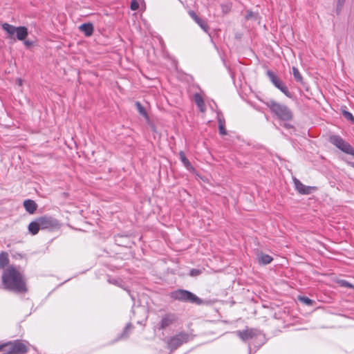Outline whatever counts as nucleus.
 Instances as JSON below:
<instances>
[{
  "mask_svg": "<svg viewBox=\"0 0 354 354\" xmlns=\"http://www.w3.org/2000/svg\"><path fill=\"white\" fill-rule=\"evenodd\" d=\"M194 99L196 104L198 107L199 110L204 113L206 110L205 104L203 100V98L199 93H195L194 95Z\"/></svg>",
  "mask_w": 354,
  "mask_h": 354,
  "instance_id": "obj_13",
  "label": "nucleus"
},
{
  "mask_svg": "<svg viewBox=\"0 0 354 354\" xmlns=\"http://www.w3.org/2000/svg\"><path fill=\"white\" fill-rule=\"evenodd\" d=\"M218 131L221 135H226L227 131L225 130V124L218 125Z\"/></svg>",
  "mask_w": 354,
  "mask_h": 354,
  "instance_id": "obj_29",
  "label": "nucleus"
},
{
  "mask_svg": "<svg viewBox=\"0 0 354 354\" xmlns=\"http://www.w3.org/2000/svg\"><path fill=\"white\" fill-rule=\"evenodd\" d=\"M8 354H17V353H15V352H14V351H13L12 349H11V351H9V352L8 353Z\"/></svg>",
  "mask_w": 354,
  "mask_h": 354,
  "instance_id": "obj_37",
  "label": "nucleus"
},
{
  "mask_svg": "<svg viewBox=\"0 0 354 354\" xmlns=\"http://www.w3.org/2000/svg\"><path fill=\"white\" fill-rule=\"evenodd\" d=\"M2 28L8 34V37L9 38H13L16 32L17 27H15L12 25H10L8 23H4L2 24Z\"/></svg>",
  "mask_w": 354,
  "mask_h": 354,
  "instance_id": "obj_16",
  "label": "nucleus"
},
{
  "mask_svg": "<svg viewBox=\"0 0 354 354\" xmlns=\"http://www.w3.org/2000/svg\"><path fill=\"white\" fill-rule=\"evenodd\" d=\"M329 141L343 152L354 157V148L339 136L333 135L330 136Z\"/></svg>",
  "mask_w": 354,
  "mask_h": 354,
  "instance_id": "obj_4",
  "label": "nucleus"
},
{
  "mask_svg": "<svg viewBox=\"0 0 354 354\" xmlns=\"http://www.w3.org/2000/svg\"><path fill=\"white\" fill-rule=\"evenodd\" d=\"M108 281H109V282L110 283H113V284H115V285H117V286H120V280L119 279H109Z\"/></svg>",
  "mask_w": 354,
  "mask_h": 354,
  "instance_id": "obj_31",
  "label": "nucleus"
},
{
  "mask_svg": "<svg viewBox=\"0 0 354 354\" xmlns=\"http://www.w3.org/2000/svg\"><path fill=\"white\" fill-rule=\"evenodd\" d=\"M24 44H25L26 46H31V45H32V42H31L30 41L27 40V41H24Z\"/></svg>",
  "mask_w": 354,
  "mask_h": 354,
  "instance_id": "obj_34",
  "label": "nucleus"
},
{
  "mask_svg": "<svg viewBox=\"0 0 354 354\" xmlns=\"http://www.w3.org/2000/svg\"><path fill=\"white\" fill-rule=\"evenodd\" d=\"M293 181L296 189L301 194H310L316 189L315 187L306 186L297 178H294Z\"/></svg>",
  "mask_w": 354,
  "mask_h": 354,
  "instance_id": "obj_9",
  "label": "nucleus"
},
{
  "mask_svg": "<svg viewBox=\"0 0 354 354\" xmlns=\"http://www.w3.org/2000/svg\"><path fill=\"white\" fill-rule=\"evenodd\" d=\"M348 164L350 166H351L352 167H353V168H354V162H348Z\"/></svg>",
  "mask_w": 354,
  "mask_h": 354,
  "instance_id": "obj_36",
  "label": "nucleus"
},
{
  "mask_svg": "<svg viewBox=\"0 0 354 354\" xmlns=\"http://www.w3.org/2000/svg\"><path fill=\"white\" fill-rule=\"evenodd\" d=\"M12 349L17 354H23L28 351L26 343L19 340L12 344Z\"/></svg>",
  "mask_w": 354,
  "mask_h": 354,
  "instance_id": "obj_11",
  "label": "nucleus"
},
{
  "mask_svg": "<svg viewBox=\"0 0 354 354\" xmlns=\"http://www.w3.org/2000/svg\"><path fill=\"white\" fill-rule=\"evenodd\" d=\"M136 106L137 107L138 111L140 115H142L147 120H149V115L145 110V109L142 106V104L139 102H136Z\"/></svg>",
  "mask_w": 354,
  "mask_h": 354,
  "instance_id": "obj_21",
  "label": "nucleus"
},
{
  "mask_svg": "<svg viewBox=\"0 0 354 354\" xmlns=\"http://www.w3.org/2000/svg\"><path fill=\"white\" fill-rule=\"evenodd\" d=\"M1 281L2 285L6 290L18 293L27 291L24 276L13 266H9L3 270Z\"/></svg>",
  "mask_w": 354,
  "mask_h": 354,
  "instance_id": "obj_1",
  "label": "nucleus"
},
{
  "mask_svg": "<svg viewBox=\"0 0 354 354\" xmlns=\"http://www.w3.org/2000/svg\"><path fill=\"white\" fill-rule=\"evenodd\" d=\"M39 222V225L41 230L47 229L52 227H54L56 225L57 221L50 218V217H40L37 218Z\"/></svg>",
  "mask_w": 354,
  "mask_h": 354,
  "instance_id": "obj_10",
  "label": "nucleus"
},
{
  "mask_svg": "<svg viewBox=\"0 0 354 354\" xmlns=\"http://www.w3.org/2000/svg\"><path fill=\"white\" fill-rule=\"evenodd\" d=\"M170 297L175 300L183 302H189L197 305L203 304V300L201 298L194 293L183 289H178L171 292Z\"/></svg>",
  "mask_w": 354,
  "mask_h": 354,
  "instance_id": "obj_3",
  "label": "nucleus"
},
{
  "mask_svg": "<svg viewBox=\"0 0 354 354\" xmlns=\"http://www.w3.org/2000/svg\"><path fill=\"white\" fill-rule=\"evenodd\" d=\"M195 21L198 24V25L205 31V32H207L208 31V29H209V26L207 25V24L203 21L202 19H201L200 17L199 18H197L196 20H195Z\"/></svg>",
  "mask_w": 354,
  "mask_h": 354,
  "instance_id": "obj_23",
  "label": "nucleus"
},
{
  "mask_svg": "<svg viewBox=\"0 0 354 354\" xmlns=\"http://www.w3.org/2000/svg\"><path fill=\"white\" fill-rule=\"evenodd\" d=\"M24 207L28 213L33 214L37 209V205L34 201L28 199L24 201Z\"/></svg>",
  "mask_w": 354,
  "mask_h": 354,
  "instance_id": "obj_12",
  "label": "nucleus"
},
{
  "mask_svg": "<svg viewBox=\"0 0 354 354\" xmlns=\"http://www.w3.org/2000/svg\"><path fill=\"white\" fill-rule=\"evenodd\" d=\"M217 120H218V125L225 124L224 118H223V115L221 113H218V114H217Z\"/></svg>",
  "mask_w": 354,
  "mask_h": 354,
  "instance_id": "obj_28",
  "label": "nucleus"
},
{
  "mask_svg": "<svg viewBox=\"0 0 354 354\" xmlns=\"http://www.w3.org/2000/svg\"><path fill=\"white\" fill-rule=\"evenodd\" d=\"M8 263L7 253L1 252L0 254V267L3 268Z\"/></svg>",
  "mask_w": 354,
  "mask_h": 354,
  "instance_id": "obj_22",
  "label": "nucleus"
},
{
  "mask_svg": "<svg viewBox=\"0 0 354 354\" xmlns=\"http://www.w3.org/2000/svg\"><path fill=\"white\" fill-rule=\"evenodd\" d=\"M345 0H337V5L342 6Z\"/></svg>",
  "mask_w": 354,
  "mask_h": 354,
  "instance_id": "obj_35",
  "label": "nucleus"
},
{
  "mask_svg": "<svg viewBox=\"0 0 354 354\" xmlns=\"http://www.w3.org/2000/svg\"><path fill=\"white\" fill-rule=\"evenodd\" d=\"M179 157H180V159L182 161L183 165L187 170H189V171L194 170L193 166L192 165L189 160L186 158L185 154L183 151H180L179 152Z\"/></svg>",
  "mask_w": 354,
  "mask_h": 354,
  "instance_id": "obj_17",
  "label": "nucleus"
},
{
  "mask_svg": "<svg viewBox=\"0 0 354 354\" xmlns=\"http://www.w3.org/2000/svg\"><path fill=\"white\" fill-rule=\"evenodd\" d=\"M16 30L15 34L17 39L22 41L28 36V29L25 26L17 27Z\"/></svg>",
  "mask_w": 354,
  "mask_h": 354,
  "instance_id": "obj_14",
  "label": "nucleus"
},
{
  "mask_svg": "<svg viewBox=\"0 0 354 354\" xmlns=\"http://www.w3.org/2000/svg\"><path fill=\"white\" fill-rule=\"evenodd\" d=\"M18 84H19L21 85V80H19Z\"/></svg>",
  "mask_w": 354,
  "mask_h": 354,
  "instance_id": "obj_41",
  "label": "nucleus"
},
{
  "mask_svg": "<svg viewBox=\"0 0 354 354\" xmlns=\"http://www.w3.org/2000/svg\"><path fill=\"white\" fill-rule=\"evenodd\" d=\"M178 321L177 315L174 313H167L165 314L159 323L158 329L159 330H164L166 329L174 324Z\"/></svg>",
  "mask_w": 354,
  "mask_h": 354,
  "instance_id": "obj_7",
  "label": "nucleus"
},
{
  "mask_svg": "<svg viewBox=\"0 0 354 354\" xmlns=\"http://www.w3.org/2000/svg\"><path fill=\"white\" fill-rule=\"evenodd\" d=\"M202 273V270H199V269H195V268H193L190 270L189 272V274L190 276L192 277H196V276H198L199 274H201Z\"/></svg>",
  "mask_w": 354,
  "mask_h": 354,
  "instance_id": "obj_26",
  "label": "nucleus"
},
{
  "mask_svg": "<svg viewBox=\"0 0 354 354\" xmlns=\"http://www.w3.org/2000/svg\"><path fill=\"white\" fill-rule=\"evenodd\" d=\"M284 127H285L286 128H289V127H290V126H289L288 124H285V125H284Z\"/></svg>",
  "mask_w": 354,
  "mask_h": 354,
  "instance_id": "obj_39",
  "label": "nucleus"
},
{
  "mask_svg": "<svg viewBox=\"0 0 354 354\" xmlns=\"http://www.w3.org/2000/svg\"><path fill=\"white\" fill-rule=\"evenodd\" d=\"M292 75L294 76V78L295 80L299 82V83H303V77L301 75V74L300 73V72L299 71L298 68H296L295 66H293L292 68Z\"/></svg>",
  "mask_w": 354,
  "mask_h": 354,
  "instance_id": "obj_20",
  "label": "nucleus"
},
{
  "mask_svg": "<svg viewBox=\"0 0 354 354\" xmlns=\"http://www.w3.org/2000/svg\"><path fill=\"white\" fill-rule=\"evenodd\" d=\"M340 283H341L342 286H343V287L354 288V286L352 284H351L349 282H348L346 281L343 280V281H341Z\"/></svg>",
  "mask_w": 354,
  "mask_h": 354,
  "instance_id": "obj_30",
  "label": "nucleus"
},
{
  "mask_svg": "<svg viewBox=\"0 0 354 354\" xmlns=\"http://www.w3.org/2000/svg\"><path fill=\"white\" fill-rule=\"evenodd\" d=\"M235 333L243 341H248L253 339L258 335V331L253 328H248L243 330H237Z\"/></svg>",
  "mask_w": 354,
  "mask_h": 354,
  "instance_id": "obj_8",
  "label": "nucleus"
},
{
  "mask_svg": "<svg viewBox=\"0 0 354 354\" xmlns=\"http://www.w3.org/2000/svg\"><path fill=\"white\" fill-rule=\"evenodd\" d=\"M132 328V325L131 324H128L125 328H124V330L123 332V333L122 334L121 337H123L126 335V333H127V331L131 329Z\"/></svg>",
  "mask_w": 354,
  "mask_h": 354,
  "instance_id": "obj_32",
  "label": "nucleus"
},
{
  "mask_svg": "<svg viewBox=\"0 0 354 354\" xmlns=\"http://www.w3.org/2000/svg\"><path fill=\"white\" fill-rule=\"evenodd\" d=\"M272 261V257H270L268 254H262L259 257V262L263 265L269 264L270 263H271Z\"/></svg>",
  "mask_w": 354,
  "mask_h": 354,
  "instance_id": "obj_19",
  "label": "nucleus"
},
{
  "mask_svg": "<svg viewBox=\"0 0 354 354\" xmlns=\"http://www.w3.org/2000/svg\"><path fill=\"white\" fill-rule=\"evenodd\" d=\"M79 29L84 33L86 37H90L92 35L93 32V26L91 23L83 24L80 27Z\"/></svg>",
  "mask_w": 354,
  "mask_h": 354,
  "instance_id": "obj_15",
  "label": "nucleus"
},
{
  "mask_svg": "<svg viewBox=\"0 0 354 354\" xmlns=\"http://www.w3.org/2000/svg\"><path fill=\"white\" fill-rule=\"evenodd\" d=\"M39 229L41 228L39 225L37 219L35 221L30 223V224L28 225V230L32 235L37 234Z\"/></svg>",
  "mask_w": 354,
  "mask_h": 354,
  "instance_id": "obj_18",
  "label": "nucleus"
},
{
  "mask_svg": "<svg viewBox=\"0 0 354 354\" xmlns=\"http://www.w3.org/2000/svg\"><path fill=\"white\" fill-rule=\"evenodd\" d=\"M6 344H0V351L3 349V348L6 346Z\"/></svg>",
  "mask_w": 354,
  "mask_h": 354,
  "instance_id": "obj_38",
  "label": "nucleus"
},
{
  "mask_svg": "<svg viewBox=\"0 0 354 354\" xmlns=\"http://www.w3.org/2000/svg\"><path fill=\"white\" fill-rule=\"evenodd\" d=\"M189 14L194 21L196 20L197 18H199L194 12H191Z\"/></svg>",
  "mask_w": 354,
  "mask_h": 354,
  "instance_id": "obj_33",
  "label": "nucleus"
},
{
  "mask_svg": "<svg viewBox=\"0 0 354 354\" xmlns=\"http://www.w3.org/2000/svg\"><path fill=\"white\" fill-rule=\"evenodd\" d=\"M342 114L346 119L351 121L352 123L354 124V116L353 115V114L351 113H350L349 111H343Z\"/></svg>",
  "mask_w": 354,
  "mask_h": 354,
  "instance_id": "obj_25",
  "label": "nucleus"
},
{
  "mask_svg": "<svg viewBox=\"0 0 354 354\" xmlns=\"http://www.w3.org/2000/svg\"><path fill=\"white\" fill-rule=\"evenodd\" d=\"M130 8L132 10H136L139 8V4L136 0H131Z\"/></svg>",
  "mask_w": 354,
  "mask_h": 354,
  "instance_id": "obj_27",
  "label": "nucleus"
},
{
  "mask_svg": "<svg viewBox=\"0 0 354 354\" xmlns=\"http://www.w3.org/2000/svg\"><path fill=\"white\" fill-rule=\"evenodd\" d=\"M299 299L307 306H312L314 304V301L307 297H299Z\"/></svg>",
  "mask_w": 354,
  "mask_h": 354,
  "instance_id": "obj_24",
  "label": "nucleus"
},
{
  "mask_svg": "<svg viewBox=\"0 0 354 354\" xmlns=\"http://www.w3.org/2000/svg\"><path fill=\"white\" fill-rule=\"evenodd\" d=\"M18 84H19L21 85V80H19Z\"/></svg>",
  "mask_w": 354,
  "mask_h": 354,
  "instance_id": "obj_40",
  "label": "nucleus"
},
{
  "mask_svg": "<svg viewBox=\"0 0 354 354\" xmlns=\"http://www.w3.org/2000/svg\"><path fill=\"white\" fill-rule=\"evenodd\" d=\"M266 75L269 78L270 81L272 83V84L280 90L286 96L289 98H292V95L291 93L289 91L288 87L285 85V84L281 80V79L277 76V75L272 71H267Z\"/></svg>",
  "mask_w": 354,
  "mask_h": 354,
  "instance_id": "obj_5",
  "label": "nucleus"
},
{
  "mask_svg": "<svg viewBox=\"0 0 354 354\" xmlns=\"http://www.w3.org/2000/svg\"><path fill=\"white\" fill-rule=\"evenodd\" d=\"M191 339V336L187 333H179L178 334L170 337L167 341L169 348L171 351L176 350L183 344L187 343Z\"/></svg>",
  "mask_w": 354,
  "mask_h": 354,
  "instance_id": "obj_6",
  "label": "nucleus"
},
{
  "mask_svg": "<svg viewBox=\"0 0 354 354\" xmlns=\"http://www.w3.org/2000/svg\"><path fill=\"white\" fill-rule=\"evenodd\" d=\"M274 113L278 119L283 121H289L292 118L291 110L286 105L277 102L273 100L267 101L261 100Z\"/></svg>",
  "mask_w": 354,
  "mask_h": 354,
  "instance_id": "obj_2",
  "label": "nucleus"
}]
</instances>
